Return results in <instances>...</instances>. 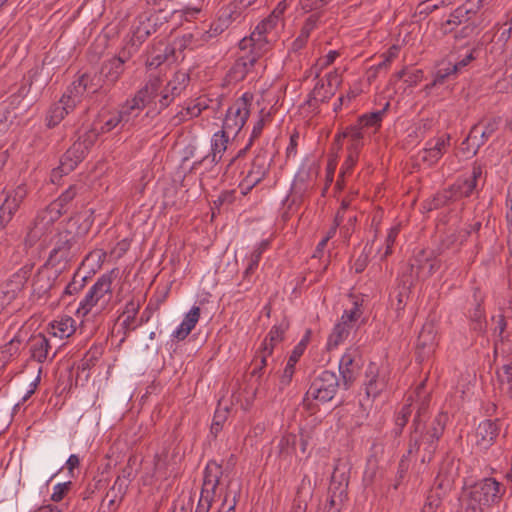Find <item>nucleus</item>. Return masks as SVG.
I'll return each instance as SVG.
<instances>
[{"label": "nucleus", "instance_id": "nucleus-24", "mask_svg": "<svg viewBox=\"0 0 512 512\" xmlns=\"http://www.w3.org/2000/svg\"><path fill=\"white\" fill-rule=\"evenodd\" d=\"M230 135L231 134L223 130L216 132L211 140V153L203 157L200 161L194 162L192 169H197L198 166L205 162H209L211 165L217 164L227 149Z\"/></svg>", "mask_w": 512, "mask_h": 512}, {"label": "nucleus", "instance_id": "nucleus-40", "mask_svg": "<svg viewBox=\"0 0 512 512\" xmlns=\"http://www.w3.org/2000/svg\"><path fill=\"white\" fill-rule=\"evenodd\" d=\"M269 241L263 240L261 241L257 247L253 250L248 260V265L243 273L244 279H249L251 275H253L258 268L259 261L262 257L263 252L268 248Z\"/></svg>", "mask_w": 512, "mask_h": 512}, {"label": "nucleus", "instance_id": "nucleus-25", "mask_svg": "<svg viewBox=\"0 0 512 512\" xmlns=\"http://www.w3.org/2000/svg\"><path fill=\"white\" fill-rule=\"evenodd\" d=\"M117 277V270L112 269L111 271L102 274L97 281L91 286L93 293L100 302L102 308H104L112 297V283Z\"/></svg>", "mask_w": 512, "mask_h": 512}, {"label": "nucleus", "instance_id": "nucleus-45", "mask_svg": "<svg viewBox=\"0 0 512 512\" xmlns=\"http://www.w3.org/2000/svg\"><path fill=\"white\" fill-rule=\"evenodd\" d=\"M100 134L102 133L98 129V125L94 123L93 127L80 135L74 144H80L83 152L87 155L89 149L95 144Z\"/></svg>", "mask_w": 512, "mask_h": 512}, {"label": "nucleus", "instance_id": "nucleus-5", "mask_svg": "<svg viewBox=\"0 0 512 512\" xmlns=\"http://www.w3.org/2000/svg\"><path fill=\"white\" fill-rule=\"evenodd\" d=\"M339 386V378L335 372L322 371L312 380L303 398V406L307 410L313 411L314 400L321 403L330 402L335 397Z\"/></svg>", "mask_w": 512, "mask_h": 512}, {"label": "nucleus", "instance_id": "nucleus-64", "mask_svg": "<svg viewBox=\"0 0 512 512\" xmlns=\"http://www.w3.org/2000/svg\"><path fill=\"white\" fill-rule=\"evenodd\" d=\"M498 379L502 384H507L509 390H512V361L503 365L502 372H498Z\"/></svg>", "mask_w": 512, "mask_h": 512}, {"label": "nucleus", "instance_id": "nucleus-26", "mask_svg": "<svg viewBox=\"0 0 512 512\" xmlns=\"http://www.w3.org/2000/svg\"><path fill=\"white\" fill-rule=\"evenodd\" d=\"M500 123V119H490L485 125L484 129L480 130V124H475L470 132L468 137L466 138V142H470L472 145L476 147L474 154L477 153L478 149L483 146L488 139L495 133L498 129Z\"/></svg>", "mask_w": 512, "mask_h": 512}, {"label": "nucleus", "instance_id": "nucleus-8", "mask_svg": "<svg viewBox=\"0 0 512 512\" xmlns=\"http://www.w3.org/2000/svg\"><path fill=\"white\" fill-rule=\"evenodd\" d=\"M252 95L244 93L242 97L238 98L227 110L223 120V131L236 136L249 117V106Z\"/></svg>", "mask_w": 512, "mask_h": 512}, {"label": "nucleus", "instance_id": "nucleus-31", "mask_svg": "<svg viewBox=\"0 0 512 512\" xmlns=\"http://www.w3.org/2000/svg\"><path fill=\"white\" fill-rule=\"evenodd\" d=\"M288 328L289 322L286 319L271 328L261 345V349L265 351L266 355H272L274 347L284 339V334Z\"/></svg>", "mask_w": 512, "mask_h": 512}, {"label": "nucleus", "instance_id": "nucleus-29", "mask_svg": "<svg viewBox=\"0 0 512 512\" xmlns=\"http://www.w3.org/2000/svg\"><path fill=\"white\" fill-rule=\"evenodd\" d=\"M157 28L148 18V13L140 14L137 17V25L133 27L131 42L133 46L141 45Z\"/></svg>", "mask_w": 512, "mask_h": 512}, {"label": "nucleus", "instance_id": "nucleus-3", "mask_svg": "<svg viewBox=\"0 0 512 512\" xmlns=\"http://www.w3.org/2000/svg\"><path fill=\"white\" fill-rule=\"evenodd\" d=\"M482 175L483 169L481 165L474 163L469 174L459 176L453 184L434 197L433 207L439 208L450 201H458L478 194L481 190L479 181Z\"/></svg>", "mask_w": 512, "mask_h": 512}, {"label": "nucleus", "instance_id": "nucleus-56", "mask_svg": "<svg viewBox=\"0 0 512 512\" xmlns=\"http://www.w3.org/2000/svg\"><path fill=\"white\" fill-rule=\"evenodd\" d=\"M470 19L471 17L467 15L466 8L459 6L450 14L449 19L446 21V24L458 26L463 23L469 22Z\"/></svg>", "mask_w": 512, "mask_h": 512}, {"label": "nucleus", "instance_id": "nucleus-13", "mask_svg": "<svg viewBox=\"0 0 512 512\" xmlns=\"http://www.w3.org/2000/svg\"><path fill=\"white\" fill-rule=\"evenodd\" d=\"M363 358L359 347H349L339 362V372L344 388L349 389L360 374Z\"/></svg>", "mask_w": 512, "mask_h": 512}, {"label": "nucleus", "instance_id": "nucleus-35", "mask_svg": "<svg viewBox=\"0 0 512 512\" xmlns=\"http://www.w3.org/2000/svg\"><path fill=\"white\" fill-rule=\"evenodd\" d=\"M254 56L244 54L240 56L230 69V75L234 80H243L255 65Z\"/></svg>", "mask_w": 512, "mask_h": 512}, {"label": "nucleus", "instance_id": "nucleus-21", "mask_svg": "<svg viewBox=\"0 0 512 512\" xmlns=\"http://www.w3.org/2000/svg\"><path fill=\"white\" fill-rule=\"evenodd\" d=\"M500 432V421L484 420L475 431V444L479 449L486 450L493 445Z\"/></svg>", "mask_w": 512, "mask_h": 512}, {"label": "nucleus", "instance_id": "nucleus-59", "mask_svg": "<svg viewBox=\"0 0 512 512\" xmlns=\"http://www.w3.org/2000/svg\"><path fill=\"white\" fill-rule=\"evenodd\" d=\"M269 356L270 355H266L265 351L260 350L259 355H257L253 361L254 368L251 372L252 376H257L258 379L261 378L263 370L267 366V358Z\"/></svg>", "mask_w": 512, "mask_h": 512}, {"label": "nucleus", "instance_id": "nucleus-42", "mask_svg": "<svg viewBox=\"0 0 512 512\" xmlns=\"http://www.w3.org/2000/svg\"><path fill=\"white\" fill-rule=\"evenodd\" d=\"M74 319L71 317L61 318L51 324L53 336L67 338L75 332Z\"/></svg>", "mask_w": 512, "mask_h": 512}, {"label": "nucleus", "instance_id": "nucleus-58", "mask_svg": "<svg viewBox=\"0 0 512 512\" xmlns=\"http://www.w3.org/2000/svg\"><path fill=\"white\" fill-rule=\"evenodd\" d=\"M359 153L356 152H348V156L344 163L342 164V167L340 169L339 179L337 180V185L340 184V179L343 180V178L350 174L353 167L355 166L357 160H358Z\"/></svg>", "mask_w": 512, "mask_h": 512}, {"label": "nucleus", "instance_id": "nucleus-57", "mask_svg": "<svg viewBox=\"0 0 512 512\" xmlns=\"http://www.w3.org/2000/svg\"><path fill=\"white\" fill-rule=\"evenodd\" d=\"M131 473H132V469L130 467L124 468L122 470V474L117 477L111 491L113 492L115 490V488L118 487V492L123 495L126 491V488L128 487V484L131 481L130 480Z\"/></svg>", "mask_w": 512, "mask_h": 512}, {"label": "nucleus", "instance_id": "nucleus-53", "mask_svg": "<svg viewBox=\"0 0 512 512\" xmlns=\"http://www.w3.org/2000/svg\"><path fill=\"white\" fill-rule=\"evenodd\" d=\"M238 496L239 491H232L230 483L227 487V491L225 493L221 507L218 509V512H235Z\"/></svg>", "mask_w": 512, "mask_h": 512}, {"label": "nucleus", "instance_id": "nucleus-63", "mask_svg": "<svg viewBox=\"0 0 512 512\" xmlns=\"http://www.w3.org/2000/svg\"><path fill=\"white\" fill-rule=\"evenodd\" d=\"M226 411H216L215 414H214V417H213V421H212V424H211V428H210V431L211 433L216 437L217 434L222 430L223 428V424L224 422L226 421Z\"/></svg>", "mask_w": 512, "mask_h": 512}, {"label": "nucleus", "instance_id": "nucleus-15", "mask_svg": "<svg viewBox=\"0 0 512 512\" xmlns=\"http://www.w3.org/2000/svg\"><path fill=\"white\" fill-rule=\"evenodd\" d=\"M451 136L443 134L426 142L423 149L418 152L417 158L427 167H433L450 147Z\"/></svg>", "mask_w": 512, "mask_h": 512}, {"label": "nucleus", "instance_id": "nucleus-61", "mask_svg": "<svg viewBox=\"0 0 512 512\" xmlns=\"http://www.w3.org/2000/svg\"><path fill=\"white\" fill-rule=\"evenodd\" d=\"M441 505V498L437 493H430L422 507L421 512H436Z\"/></svg>", "mask_w": 512, "mask_h": 512}, {"label": "nucleus", "instance_id": "nucleus-7", "mask_svg": "<svg viewBox=\"0 0 512 512\" xmlns=\"http://www.w3.org/2000/svg\"><path fill=\"white\" fill-rule=\"evenodd\" d=\"M504 493L503 485L494 478H484L469 488L468 509L483 512V507H489L501 499Z\"/></svg>", "mask_w": 512, "mask_h": 512}, {"label": "nucleus", "instance_id": "nucleus-38", "mask_svg": "<svg viewBox=\"0 0 512 512\" xmlns=\"http://www.w3.org/2000/svg\"><path fill=\"white\" fill-rule=\"evenodd\" d=\"M414 285V281L412 279V274L407 275L403 273L400 279V285L398 287V291L396 293V304L395 309L397 312L404 310L406 306V299L408 298V294L410 292L411 287Z\"/></svg>", "mask_w": 512, "mask_h": 512}, {"label": "nucleus", "instance_id": "nucleus-22", "mask_svg": "<svg viewBox=\"0 0 512 512\" xmlns=\"http://www.w3.org/2000/svg\"><path fill=\"white\" fill-rule=\"evenodd\" d=\"M438 269V261L435 259H429L425 256L424 251H421L410 261L408 270L405 273L407 275L412 274V279L415 281L419 278H427L431 276Z\"/></svg>", "mask_w": 512, "mask_h": 512}, {"label": "nucleus", "instance_id": "nucleus-52", "mask_svg": "<svg viewBox=\"0 0 512 512\" xmlns=\"http://www.w3.org/2000/svg\"><path fill=\"white\" fill-rule=\"evenodd\" d=\"M199 116V108H195L192 104H189L187 107L181 109L177 114H175L171 122L173 125L177 126L182 124L183 122L193 119Z\"/></svg>", "mask_w": 512, "mask_h": 512}, {"label": "nucleus", "instance_id": "nucleus-37", "mask_svg": "<svg viewBox=\"0 0 512 512\" xmlns=\"http://www.w3.org/2000/svg\"><path fill=\"white\" fill-rule=\"evenodd\" d=\"M457 75V68L453 67L451 62L441 63L434 74L433 81L426 88L431 89L437 85H442L449 79H455Z\"/></svg>", "mask_w": 512, "mask_h": 512}, {"label": "nucleus", "instance_id": "nucleus-6", "mask_svg": "<svg viewBox=\"0 0 512 512\" xmlns=\"http://www.w3.org/2000/svg\"><path fill=\"white\" fill-rule=\"evenodd\" d=\"M154 87L155 83H146L132 98L127 99L125 103L121 105L118 113L120 119L123 120V126H136L148 116L147 112L140 118L143 110L151 105V95L155 91Z\"/></svg>", "mask_w": 512, "mask_h": 512}, {"label": "nucleus", "instance_id": "nucleus-14", "mask_svg": "<svg viewBox=\"0 0 512 512\" xmlns=\"http://www.w3.org/2000/svg\"><path fill=\"white\" fill-rule=\"evenodd\" d=\"M61 216L56 210H53L49 205L40 210L27 233V241L30 245L36 243L44 235L51 231L54 223Z\"/></svg>", "mask_w": 512, "mask_h": 512}, {"label": "nucleus", "instance_id": "nucleus-39", "mask_svg": "<svg viewBox=\"0 0 512 512\" xmlns=\"http://www.w3.org/2000/svg\"><path fill=\"white\" fill-rule=\"evenodd\" d=\"M412 396L407 399V403L402 406V408L397 412L395 416V428L393 429V434L395 437H398L402 434L404 427L407 425L409 418L413 412L412 408Z\"/></svg>", "mask_w": 512, "mask_h": 512}, {"label": "nucleus", "instance_id": "nucleus-1", "mask_svg": "<svg viewBox=\"0 0 512 512\" xmlns=\"http://www.w3.org/2000/svg\"><path fill=\"white\" fill-rule=\"evenodd\" d=\"M424 386L425 381L420 383L415 390L419 400L417 401V411L410 427L408 455L417 454L420 456L422 463H429L433 459L439 440L444 433L448 414L439 412L429 423L426 422L429 396L424 395L421 397Z\"/></svg>", "mask_w": 512, "mask_h": 512}, {"label": "nucleus", "instance_id": "nucleus-46", "mask_svg": "<svg viewBox=\"0 0 512 512\" xmlns=\"http://www.w3.org/2000/svg\"><path fill=\"white\" fill-rule=\"evenodd\" d=\"M95 124L98 125V129L102 134L108 133L112 130H114L116 127L121 125V128L124 129L126 126H123V120L120 119L119 113L117 112H111L108 114L107 118H104L103 120H99L95 122Z\"/></svg>", "mask_w": 512, "mask_h": 512}, {"label": "nucleus", "instance_id": "nucleus-50", "mask_svg": "<svg viewBox=\"0 0 512 512\" xmlns=\"http://www.w3.org/2000/svg\"><path fill=\"white\" fill-rule=\"evenodd\" d=\"M98 304H100V302L96 298L95 293H93L92 289L90 288L85 297L80 301L76 313L78 316L84 317L92 310L93 307Z\"/></svg>", "mask_w": 512, "mask_h": 512}, {"label": "nucleus", "instance_id": "nucleus-49", "mask_svg": "<svg viewBox=\"0 0 512 512\" xmlns=\"http://www.w3.org/2000/svg\"><path fill=\"white\" fill-rule=\"evenodd\" d=\"M296 443L297 436L295 434L289 433L284 435L278 443L280 457L286 458L290 456L295 451Z\"/></svg>", "mask_w": 512, "mask_h": 512}, {"label": "nucleus", "instance_id": "nucleus-34", "mask_svg": "<svg viewBox=\"0 0 512 512\" xmlns=\"http://www.w3.org/2000/svg\"><path fill=\"white\" fill-rule=\"evenodd\" d=\"M457 470L458 467L455 466L454 459L450 457L445 458L439 468L437 476L438 486L440 488L450 486L457 475Z\"/></svg>", "mask_w": 512, "mask_h": 512}, {"label": "nucleus", "instance_id": "nucleus-2", "mask_svg": "<svg viewBox=\"0 0 512 512\" xmlns=\"http://www.w3.org/2000/svg\"><path fill=\"white\" fill-rule=\"evenodd\" d=\"M90 227L89 217H83L82 215L71 217L65 227L54 236L53 248L50 251L46 265L66 264L73 257L74 248L79 239L87 234Z\"/></svg>", "mask_w": 512, "mask_h": 512}, {"label": "nucleus", "instance_id": "nucleus-33", "mask_svg": "<svg viewBox=\"0 0 512 512\" xmlns=\"http://www.w3.org/2000/svg\"><path fill=\"white\" fill-rule=\"evenodd\" d=\"M347 138L349 139L348 152H356L359 153V150L362 146L363 134L361 127L358 126H350L347 127L342 133L337 134L335 137V143L338 146H341V139Z\"/></svg>", "mask_w": 512, "mask_h": 512}, {"label": "nucleus", "instance_id": "nucleus-18", "mask_svg": "<svg viewBox=\"0 0 512 512\" xmlns=\"http://www.w3.org/2000/svg\"><path fill=\"white\" fill-rule=\"evenodd\" d=\"M388 377L375 363H370L365 372V393L368 398L375 399L386 388Z\"/></svg>", "mask_w": 512, "mask_h": 512}, {"label": "nucleus", "instance_id": "nucleus-32", "mask_svg": "<svg viewBox=\"0 0 512 512\" xmlns=\"http://www.w3.org/2000/svg\"><path fill=\"white\" fill-rule=\"evenodd\" d=\"M200 318V308L193 306L190 311L185 315L179 327L173 332V338L177 340H184L190 332L194 329Z\"/></svg>", "mask_w": 512, "mask_h": 512}, {"label": "nucleus", "instance_id": "nucleus-54", "mask_svg": "<svg viewBox=\"0 0 512 512\" xmlns=\"http://www.w3.org/2000/svg\"><path fill=\"white\" fill-rule=\"evenodd\" d=\"M222 467L215 461H210L205 467L203 480L210 482H220L222 476Z\"/></svg>", "mask_w": 512, "mask_h": 512}, {"label": "nucleus", "instance_id": "nucleus-4", "mask_svg": "<svg viewBox=\"0 0 512 512\" xmlns=\"http://www.w3.org/2000/svg\"><path fill=\"white\" fill-rule=\"evenodd\" d=\"M154 81L155 91L151 95V104H154L160 112L167 108L187 88L190 76L185 71H177L166 85H162L158 77H152L146 83H154Z\"/></svg>", "mask_w": 512, "mask_h": 512}, {"label": "nucleus", "instance_id": "nucleus-44", "mask_svg": "<svg viewBox=\"0 0 512 512\" xmlns=\"http://www.w3.org/2000/svg\"><path fill=\"white\" fill-rule=\"evenodd\" d=\"M21 344L22 339L16 335L7 344L0 348V362L3 363L2 367H4L13 356L17 355Z\"/></svg>", "mask_w": 512, "mask_h": 512}, {"label": "nucleus", "instance_id": "nucleus-9", "mask_svg": "<svg viewBox=\"0 0 512 512\" xmlns=\"http://www.w3.org/2000/svg\"><path fill=\"white\" fill-rule=\"evenodd\" d=\"M271 162V154L263 148L259 149L252 160L251 167L247 172V175L239 184L242 195H246L265 178L269 172Z\"/></svg>", "mask_w": 512, "mask_h": 512}, {"label": "nucleus", "instance_id": "nucleus-41", "mask_svg": "<svg viewBox=\"0 0 512 512\" xmlns=\"http://www.w3.org/2000/svg\"><path fill=\"white\" fill-rule=\"evenodd\" d=\"M390 104L387 102L385 106L378 111L364 114L359 118L358 127L363 128H379L383 119L384 114L388 110Z\"/></svg>", "mask_w": 512, "mask_h": 512}, {"label": "nucleus", "instance_id": "nucleus-12", "mask_svg": "<svg viewBox=\"0 0 512 512\" xmlns=\"http://www.w3.org/2000/svg\"><path fill=\"white\" fill-rule=\"evenodd\" d=\"M67 90L79 103L85 94L109 92L98 72L79 75Z\"/></svg>", "mask_w": 512, "mask_h": 512}, {"label": "nucleus", "instance_id": "nucleus-48", "mask_svg": "<svg viewBox=\"0 0 512 512\" xmlns=\"http://www.w3.org/2000/svg\"><path fill=\"white\" fill-rule=\"evenodd\" d=\"M270 117V113H264L263 110H261V117L260 119L255 123L254 127H253V131H252V134H251V137H250V140H249V143L246 145V147H244L243 149L239 150V152L237 153V155L233 158H231L230 160V164L235 160V158L237 157H241L242 155H244L247 151V149L249 148V146L252 144V141L259 137L260 134L262 133V130H263V127L265 125V121L267 118Z\"/></svg>", "mask_w": 512, "mask_h": 512}, {"label": "nucleus", "instance_id": "nucleus-19", "mask_svg": "<svg viewBox=\"0 0 512 512\" xmlns=\"http://www.w3.org/2000/svg\"><path fill=\"white\" fill-rule=\"evenodd\" d=\"M77 104L79 102L74 100V97L66 90L61 99L50 107L46 117L47 126L49 128L57 126L66 115L75 109Z\"/></svg>", "mask_w": 512, "mask_h": 512}, {"label": "nucleus", "instance_id": "nucleus-30", "mask_svg": "<svg viewBox=\"0 0 512 512\" xmlns=\"http://www.w3.org/2000/svg\"><path fill=\"white\" fill-rule=\"evenodd\" d=\"M199 12L198 9H186V10H166L164 8H159L153 14H148L149 20L153 23V25L158 29L163 24L167 23L170 18L178 16V17H194Z\"/></svg>", "mask_w": 512, "mask_h": 512}, {"label": "nucleus", "instance_id": "nucleus-60", "mask_svg": "<svg viewBox=\"0 0 512 512\" xmlns=\"http://www.w3.org/2000/svg\"><path fill=\"white\" fill-rule=\"evenodd\" d=\"M399 231H400L399 226H393L389 229L387 237L385 239L386 248H385L382 258H386L392 253V248H393L395 240L399 234Z\"/></svg>", "mask_w": 512, "mask_h": 512}, {"label": "nucleus", "instance_id": "nucleus-36", "mask_svg": "<svg viewBox=\"0 0 512 512\" xmlns=\"http://www.w3.org/2000/svg\"><path fill=\"white\" fill-rule=\"evenodd\" d=\"M80 188L81 187L78 185H70L56 200L51 202L49 206L53 210H56L61 216L63 213L67 212L68 205L76 197Z\"/></svg>", "mask_w": 512, "mask_h": 512}, {"label": "nucleus", "instance_id": "nucleus-27", "mask_svg": "<svg viewBox=\"0 0 512 512\" xmlns=\"http://www.w3.org/2000/svg\"><path fill=\"white\" fill-rule=\"evenodd\" d=\"M337 473L338 470L336 469L335 471H333V474L331 476V483L328 491L329 496L324 505L323 512H340L341 504L346 498L347 494L344 493L343 489V476H341V481L339 482V485L336 486Z\"/></svg>", "mask_w": 512, "mask_h": 512}, {"label": "nucleus", "instance_id": "nucleus-10", "mask_svg": "<svg viewBox=\"0 0 512 512\" xmlns=\"http://www.w3.org/2000/svg\"><path fill=\"white\" fill-rule=\"evenodd\" d=\"M362 311L360 304L355 301L353 307L344 310L341 319L335 324L331 334L328 337V349H334L343 343L350 335L351 330L356 326L357 320L360 318Z\"/></svg>", "mask_w": 512, "mask_h": 512}, {"label": "nucleus", "instance_id": "nucleus-28", "mask_svg": "<svg viewBox=\"0 0 512 512\" xmlns=\"http://www.w3.org/2000/svg\"><path fill=\"white\" fill-rule=\"evenodd\" d=\"M28 346L31 358L38 363H44L48 358L52 360L56 356V352L51 357L49 356L51 350L49 339L41 333L32 336L28 341Z\"/></svg>", "mask_w": 512, "mask_h": 512}, {"label": "nucleus", "instance_id": "nucleus-11", "mask_svg": "<svg viewBox=\"0 0 512 512\" xmlns=\"http://www.w3.org/2000/svg\"><path fill=\"white\" fill-rule=\"evenodd\" d=\"M27 195L28 187L26 183H20L16 187L5 191V198L0 205V231L11 222Z\"/></svg>", "mask_w": 512, "mask_h": 512}, {"label": "nucleus", "instance_id": "nucleus-43", "mask_svg": "<svg viewBox=\"0 0 512 512\" xmlns=\"http://www.w3.org/2000/svg\"><path fill=\"white\" fill-rule=\"evenodd\" d=\"M333 94L332 90L325 89L323 82H318L310 93L307 104L309 106H317L319 103L328 101Z\"/></svg>", "mask_w": 512, "mask_h": 512}, {"label": "nucleus", "instance_id": "nucleus-47", "mask_svg": "<svg viewBox=\"0 0 512 512\" xmlns=\"http://www.w3.org/2000/svg\"><path fill=\"white\" fill-rule=\"evenodd\" d=\"M470 328L478 333H483L486 330L484 310L480 304H477L470 313Z\"/></svg>", "mask_w": 512, "mask_h": 512}, {"label": "nucleus", "instance_id": "nucleus-51", "mask_svg": "<svg viewBox=\"0 0 512 512\" xmlns=\"http://www.w3.org/2000/svg\"><path fill=\"white\" fill-rule=\"evenodd\" d=\"M313 28L314 23L310 19H308L304 26L302 27L299 36L292 43L291 49L294 52L302 49L306 45L308 38L310 36V32L312 31Z\"/></svg>", "mask_w": 512, "mask_h": 512}, {"label": "nucleus", "instance_id": "nucleus-16", "mask_svg": "<svg viewBox=\"0 0 512 512\" xmlns=\"http://www.w3.org/2000/svg\"><path fill=\"white\" fill-rule=\"evenodd\" d=\"M85 157L86 154L83 152L82 146L73 143L61 157L60 165L52 170V183L58 184L62 176L72 172Z\"/></svg>", "mask_w": 512, "mask_h": 512}, {"label": "nucleus", "instance_id": "nucleus-23", "mask_svg": "<svg viewBox=\"0 0 512 512\" xmlns=\"http://www.w3.org/2000/svg\"><path fill=\"white\" fill-rule=\"evenodd\" d=\"M126 59L122 56L112 57L104 61L98 72L108 91L116 84L124 72Z\"/></svg>", "mask_w": 512, "mask_h": 512}, {"label": "nucleus", "instance_id": "nucleus-20", "mask_svg": "<svg viewBox=\"0 0 512 512\" xmlns=\"http://www.w3.org/2000/svg\"><path fill=\"white\" fill-rule=\"evenodd\" d=\"M239 47L241 50L249 49L246 54L254 56L257 62L270 49V41L267 38V33L255 28L249 38H243L240 41Z\"/></svg>", "mask_w": 512, "mask_h": 512}, {"label": "nucleus", "instance_id": "nucleus-62", "mask_svg": "<svg viewBox=\"0 0 512 512\" xmlns=\"http://www.w3.org/2000/svg\"><path fill=\"white\" fill-rule=\"evenodd\" d=\"M71 485H72L71 481H67V482L59 483V484L55 485V487L53 489V493L51 495V500L54 502L61 501L65 497V495L68 493V491L70 490Z\"/></svg>", "mask_w": 512, "mask_h": 512}, {"label": "nucleus", "instance_id": "nucleus-17", "mask_svg": "<svg viewBox=\"0 0 512 512\" xmlns=\"http://www.w3.org/2000/svg\"><path fill=\"white\" fill-rule=\"evenodd\" d=\"M436 329L433 323H425L419 332L416 342V359L419 363L429 358L437 345Z\"/></svg>", "mask_w": 512, "mask_h": 512}, {"label": "nucleus", "instance_id": "nucleus-55", "mask_svg": "<svg viewBox=\"0 0 512 512\" xmlns=\"http://www.w3.org/2000/svg\"><path fill=\"white\" fill-rule=\"evenodd\" d=\"M86 277H82L80 279L75 275L73 279L66 285L62 298L64 299L66 296H73L78 294L85 287Z\"/></svg>", "mask_w": 512, "mask_h": 512}]
</instances>
